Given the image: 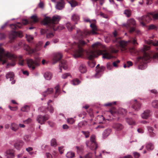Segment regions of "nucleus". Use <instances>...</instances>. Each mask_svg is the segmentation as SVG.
Wrapping results in <instances>:
<instances>
[{"label": "nucleus", "mask_w": 158, "mask_h": 158, "mask_svg": "<svg viewBox=\"0 0 158 158\" xmlns=\"http://www.w3.org/2000/svg\"><path fill=\"white\" fill-rule=\"evenodd\" d=\"M101 44L99 42H97L92 45V50H90L86 52L87 56L90 61L88 62V65L91 68L94 67L95 65V62L92 60L94 57H97L99 55V53L102 54V57L106 59H110L113 57V56L108 51L104 50L103 52L98 49Z\"/></svg>", "instance_id": "obj_1"}, {"label": "nucleus", "mask_w": 158, "mask_h": 158, "mask_svg": "<svg viewBox=\"0 0 158 158\" xmlns=\"http://www.w3.org/2000/svg\"><path fill=\"white\" fill-rule=\"evenodd\" d=\"M8 59L11 60L12 62L8 63V65L12 66L15 65L17 59V56L9 52H6L3 48H0V64H3L6 63Z\"/></svg>", "instance_id": "obj_2"}, {"label": "nucleus", "mask_w": 158, "mask_h": 158, "mask_svg": "<svg viewBox=\"0 0 158 158\" xmlns=\"http://www.w3.org/2000/svg\"><path fill=\"white\" fill-rule=\"evenodd\" d=\"M89 42L88 40L86 42L81 40H80L78 43H74L72 46V48L74 49L73 56L75 58H79L83 56L84 52L83 47Z\"/></svg>", "instance_id": "obj_3"}, {"label": "nucleus", "mask_w": 158, "mask_h": 158, "mask_svg": "<svg viewBox=\"0 0 158 158\" xmlns=\"http://www.w3.org/2000/svg\"><path fill=\"white\" fill-rule=\"evenodd\" d=\"M114 38L113 39L114 42L117 43L118 44L119 46L122 51L127 52L128 51L127 45L129 43H132L134 45L138 44L137 42V39L135 38H132L128 41L121 40L120 38H117V33L116 31L113 33Z\"/></svg>", "instance_id": "obj_4"}, {"label": "nucleus", "mask_w": 158, "mask_h": 158, "mask_svg": "<svg viewBox=\"0 0 158 158\" xmlns=\"http://www.w3.org/2000/svg\"><path fill=\"white\" fill-rule=\"evenodd\" d=\"M61 19V17L58 15H54L51 18L50 17H45L42 23L45 26H47L48 30L50 29L51 30H56L55 29V24H57Z\"/></svg>", "instance_id": "obj_5"}, {"label": "nucleus", "mask_w": 158, "mask_h": 158, "mask_svg": "<svg viewBox=\"0 0 158 158\" xmlns=\"http://www.w3.org/2000/svg\"><path fill=\"white\" fill-rule=\"evenodd\" d=\"M90 27L92 29L91 31L87 30L82 31L80 30H77V38L78 39H81L90 35L97 34V31L98 30L96 25L94 23H92L90 25Z\"/></svg>", "instance_id": "obj_6"}, {"label": "nucleus", "mask_w": 158, "mask_h": 158, "mask_svg": "<svg viewBox=\"0 0 158 158\" xmlns=\"http://www.w3.org/2000/svg\"><path fill=\"white\" fill-rule=\"evenodd\" d=\"M152 18L154 19H158V13H149L147 15H144L139 18L138 19L140 24L143 26H145L146 24L149 23L152 19Z\"/></svg>", "instance_id": "obj_7"}, {"label": "nucleus", "mask_w": 158, "mask_h": 158, "mask_svg": "<svg viewBox=\"0 0 158 158\" xmlns=\"http://www.w3.org/2000/svg\"><path fill=\"white\" fill-rule=\"evenodd\" d=\"M149 49V47L147 46H144L143 49V56H139L137 58V61L138 62L141 63L146 64L147 62H149L151 58V57L149 54L146 51Z\"/></svg>", "instance_id": "obj_8"}, {"label": "nucleus", "mask_w": 158, "mask_h": 158, "mask_svg": "<svg viewBox=\"0 0 158 158\" xmlns=\"http://www.w3.org/2000/svg\"><path fill=\"white\" fill-rule=\"evenodd\" d=\"M124 27L129 29V32L131 33L135 32L137 34L139 33V30L136 29V23L135 20L132 19H130L127 21V24L123 25Z\"/></svg>", "instance_id": "obj_9"}, {"label": "nucleus", "mask_w": 158, "mask_h": 158, "mask_svg": "<svg viewBox=\"0 0 158 158\" xmlns=\"http://www.w3.org/2000/svg\"><path fill=\"white\" fill-rule=\"evenodd\" d=\"M90 141H87L86 144L87 147H89L91 150L95 151L98 148V144L96 141L95 136L94 135H92L90 138Z\"/></svg>", "instance_id": "obj_10"}, {"label": "nucleus", "mask_w": 158, "mask_h": 158, "mask_svg": "<svg viewBox=\"0 0 158 158\" xmlns=\"http://www.w3.org/2000/svg\"><path fill=\"white\" fill-rule=\"evenodd\" d=\"M110 112L112 115L115 116L116 115L118 114L125 115L127 111L124 109L119 108L117 111L115 108L113 107L110 110Z\"/></svg>", "instance_id": "obj_11"}, {"label": "nucleus", "mask_w": 158, "mask_h": 158, "mask_svg": "<svg viewBox=\"0 0 158 158\" xmlns=\"http://www.w3.org/2000/svg\"><path fill=\"white\" fill-rule=\"evenodd\" d=\"M28 21L27 19H23L22 22H18L15 24L10 25V27L14 30H17L18 28H20L23 25H26L28 23Z\"/></svg>", "instance_id": "obj_12"}, {"label": "nucleus", "mask_w": 158, "mask_h": 158, "mask_svg": "<svg viewBox=\"0 0 158 158\" xmlns=\"http://www.w3.org/2000/svg\"><path fill=\"white\" fill-rule=\"evenodd\" d=\"M40 61L39 60L34 61L32 59H29L27 60V63L29 68L34 70L35 68V66L38 64Z\"/></svg>", "instance_id": "obj_13"}, {"label": "nucleus", "mask_w": 158, "mask_h": 158, "mask_svg": "<svg viewBox=\"0 0 158 158\" xmlns=\"http://www.w3.org/2000/svg\"><path fill=\"white\" fill-rule=\"evenodd\" d=\"M42 43L41 42H40L37 44L35 48L34 49H31L29 46H27V50L30 53H32L35 52L40 51L42 48Z\"/></svg>", "instance_id": "obj_14"}, {"label": "nucleus", "mask_w": 158, "mask_h": 158, "mask_svg": "<svg viewBox=\"0 0 158 158\" xmlns=\"http://www.w3.org/2000/svg\"><path fill=\"white\" fill-rule=\"evenodd\" d=\"M49 118L48 116L47 115L44 116L39 115L37 117L36 120L39 123L42 125L44 124L45 122L49 119Z\"/></svg>", "instance_id": "obj_15"}, {"label": "nucleus", "mask_w": 158, "mask_h": 158, "mask_svg": "<svg viewBox=\"0 0 158 158\" xmlns=\"http://www.w3.org/2000/svg\"><path fill=\"white\" fill-rule=\"evenodd\" d=\"M18 36L22 37L23 36L22 32L12 31L10 34L9 37L11 39L14 40Z\"/></svg>", "instance_id": "obj_16"}, {"label": "nucleus", "mask_w": 158, "mask_h": 158, "mask_svg": "<svg viewBox=\"0 0 158 158\" xmlns=\"http://www.w3.org/2000/svg\"><path fill=\"white\" fill-rule=\"evenodd\" d=\"M14 74L13 72H10L8 73L6 75V77L7 79H10V80L11 81V83L12 84H14L15 81L14 79Z\"/></svg>", "instance_id": "obj_17"}, {"label": "nucleus", "mask_w": 158, "mask_h": 158, "mask_svg": "<svg viewBox=\"0 0 158 158\" xmlns=\"http://www.w3.org/2000/svg\"><path fill=\"white\" fill-rule=\"evenodd\" d=\"M62 57V55L60 53H56L53 58V64L57 63L60 60Z\"/></svg>", "instance_id": "obj_18"}, {"label": "nucleus", "mask_w": 158, "mask_h": 158, "mask_svg": "<svg viewBox=\"0 0 158 158\" xmlns=\"http://www.w3.org/2000/svg\"><path fill=\"white\" fill-rule=\"evenodd\" d=\"M105 69V67L101 66L100 68H97L96 69V73L95 74V77L96 78H98L100 77L101 75V73L104 71Z\"/></svg>", "instance_id": "obj_19"}, {"label": "nucleus", "mask_w": 158, "mask_h": 158, "mask_svg": "<svg viewBox=\"0 0 158 158\" xmlns=\"http://www.w3.org/2000/svg\"><path fill=\"white\" fill-rule=\"evenodd\" d=\"M59 66L60 72H62V68L64 69H66L67 68V64L66 61L63 60H61Z\"/></svg>", "instance_id": "obj_20"}, {"label": "nucleus", "mask_w": 158, "mask_h": 158, "mask_svg": "<svg viewBox=\"0 0 158 158\" xmlns=\"http://www.w3.org/2000/svg\"><path fill=\"white\" fill-rule=\"evenodd\" d=\"M5 156L7 158H13L14 156V152L13 150L9 149L5 152Z\"/></svg>", "instance_id": "obj_21"}, {"label": "nucleus", "mask_w": 158, "mask_h": 158, "mask_svg": "<svg viewBox=\"0 0 158 158\" xmlns=\"http://www.w3.org/2000/svg\"><path fill=\"white\" fill-rule=\"evenodd\" d=\"M141 107V104L136 99L134 100L132 108L135 110H138L140 109Z\"/></svg>", "instance_id": "obj_22"}, {"label": "nucleus", "mask_w": 158, "mask_h": 158, "mask_svg": "<svg viewBox=\"0 0 158 158\" xmlns=\"http://www.w3.org/2000/svg\"><path fill=\"white\" fill-rule=\"evenodd\" d=\"M151 115V112L150 110H145L141 114V117L143 119H147Z\"/></svg>", "instance_id": "obj_23"}, {"label": "nucleus", "mask_w": 158, "mask_h": 158, "mask_svg": "<svg viewBox=\"0 0 158 158\" xmlns=\"http://www.w3.org/2000/svg\"><path fill=\"white\" fill-rule=\"evenodd\" d=\"M64 1L63 0H60L57 2L56 5V8L57 9L60 10L64 8Z\"/></svg>", "instance_id": "obj_24"}, {"label": "nucleus", "mask_w": 158, "mask_h": 158, "mask_svg": "<svg viewBox=\"0 0 158 158\" xmlns=\"http://www.w3.org/2000/svg\"><path fill=\"white\" fill-rule=\"evenodd\" d=\"M23 145V142L21 140L17 141L14 144L15 148L18 150H19Z\"/></svg>", "instance_id": "obj_25"}, {"label": "nucleus", "mask_w": 158, "mask_h": 158, "mask_svg": "<svg viewBox=\"0 0 158 158\" xmlns=\"http://www.w3.org/2000/svg\"><path fill=\"white\" fill-rule=\"evenodd\" d=\"M113 127L118 131H120L123 128V126L120 123H114L113 126Z\"/></svg>", "instance_id": "obj_26"}, {"label": "nucleus", "mask_w": 158, "mask_h": 158, "mask_svg": "<svg viewBox=\"0 0 158 158\" xmlns=\"http://www.w3.org/2000/svg\"><path fill=\"white\" fill-rule=\"evenodd\" d=\"M111 131V129L110 128L105 130L103 133V138L104 139L106 138L110 135Z\"/></svg>", "instance_id": "obj_27"}, {"label": "nucleus", "mask_w": 158, "mask_h": 158, "mask_svg": "<svg viewBox=\"0 0 158 158\" xmlns=\"http://www.w3.org/2000/svg\"><path fill=\"white\" fill-rule=\"evenodd\" d=\"M52 102V101L49 100L47 103L48 105V109L51 113H52L54 111V108L51 104V103Z\"/></svg>", "instance_id": "obj_28"}, {"label": "nucleus", "mask_w": 158, "mask_h": 158, "mask_svg": "<svg viewBox=\"0 0 158 158\" xmlns=\"http://www.w3.org/2000/svg\"><path fill=\"white\" fill-rule=\"evenodd\" d=\"M79 70L81 73H85L86 72L85 65L84 64H81L79 67Z\"/></svg>", "instance_id": "obj_29"}, {"label": "nucleus", "mask_w": 158, "mask_h": 158, "mask_svg": "<svg viewBox=\"0 0 158 158\" xmlns=\"http://www.w3.org/2000/svg\"><path fill=\"white\" fill-rule=\"evenodd\" d=\"M44 77L46 80H49L51 79L52 75L51 72H47L45 73L44 74Z\"/></svg>", "instance_id": "obj_30"}, {"label": "nucleus", "mask_w": 158, "mask_h": 158, "mask_svg": "<svg viewBox=\"0 0 158 158\" xmlns=\"http://www.w3.org/2000/svg\"><path fill=\"white\" fill-rule=\"evenodd\" d=\"M53 89L52 88H48L47 90L43 93V95L44 97H46L48 94H50L53 92Z\"/></svg>", "instance_id": "obj_31"}, {"label": "nucleus", "mask_w": 158, "mask_h": 158, "mask_svg": "<svg viewBox=\"0 0 158 158\" xmlns=\"http://www.w3.org/2000/svg\"><path fill=\"white\" fill-rule=\"evenodd\" d=\"M79 19V16L77 14H74L72 16V19L75 22L76 24L77 23V22L78 21Z\"/></svg>", "instance_id": "obj_32"}, {"label": "nucleus", "mask_w": 158, "mask_h": 158, "mask_svg": "<svg viewBox=\"0 0 158 158\" xmlns=\"http://www.w3.org/2000/svg\"><path fill=\"white\" fill-rule=\"evenodd\" d=\"M148 129L150 136L152 137L155 136L156 134L154 132H153V128L151 127H148Z\"/></svg>", "instance_id": "obj_33"}, {"label": "nucleus", "mask_w": 158, "mask_h": 158, "mask_svg": "<svg viewBox=\"0 0 158 158\" xmlns=\"http://www.w3.org/2000/svg\"><path fill=\"white\" fill-rule=\"evenodd\" d=\"M10 128L12 130L15 131H17L19 129V126L17 124L13 123L11 125Z\"/></svg>", "instance_id": "obj_34"}, {"label": "nucleus", "mask_w": 158, "mask_h": 158, "mask_svg": "<svg viewBox=\"0 0 158 158\" xmlns=\"http://www.w3.org/2000/svg\"><path fill=\"white\" fill-rule=\"evenodd\" d=\"M30 19L34 23H36L39 21V19H38L36 15H34L31 17Z\"/></svg>", "instance_id": "obj_35"}, {"label": "nucleus", "mask_w": 158, "mask_h": 158, "mask_svg": "<svg viewBox=\"0 0 158 158\" xmlns=\"http://www.w3.org/2000/svg\"><path fill=\"white\" fill-rule=\"evenodd\" d=\"M56 89V92L54 95V97L56 98L59 95L60 92V86L59 85H57L55 87Z\"/></svg>", "instance_id": "obj_36"}, {"label": "nucleus", "mask_w": 158, "mask_h": 158, "mask_svg": "<svg viewBox=\"0 0 158 158\" xmlns=\"http://www.w3.org/2000/svg\"><path fill=\"white\" fill-rule=\"evenodd\" d=\"M47 30L48 31H49L50 32H49V33H47L46 37L48 38H50L52 37L54 35V34L52 33V31H51L50 29L49 28V30H48L47 29Z\"/></svg>", "instance_id": "obj_37"}, {"label": "nucleus", "mask_w": 158, "mask_h": 158, "mask_svg": "<svg viewBox=\"0 0 158 158\" xmlns=\"http://www.w3.org/2000/svg\"><path fill=\"white\" fill-rule=\"evenodd\" d=\"M66 26L68 30L70 31H72L74 28V26H72L70 23H68L66 24Z\"/></svg>", "instance_id": "obj_38"}, {"label": "nucleus", "mask_w": 158, "mask_h": 158, "mask_svg": "<svg viewBox=\"0 0 158 158\" xmlns=\"http://www.w3.org/2000/svg\"><path fill=\"white\" fill-rule=\"evenodd\" d=\"M74 153L71 151L69 152L66 154V156L68 158H72L74 156Z\"/></svg>", "instance_id": "obj_39"}, {"label": "nucleus", "mask_w": 158, "mask_h": 158, "mask_svg": "<svg viewBox=\"0 0 158 158\" xmlns=\"http://www.w3.org/2000/svg\"><path fill=\"white\" fill-rule=\"evenodd\" d=\"M30 110V107L29 106L25 105L22 107L21 109V110L23 112H28Z\"/></svg>", "instance_id": "obj_40"}, {"label": "nucleus", "mask_w": 158, "mask_h": 158, "mask_svg": "<svg viewBox=\"0 0 158 158\" xmlns=\"http://www.w3.org/2000/svg\"><path fill=\"white\" fill-rule=\"evenodd\" d=\"M81 82L78 79H73L72 81V84L74 85H77Z\"/></svg>", "instance_id": "obj_41"}, {"label": "nucleus", "mask_w": 158, "mask_h": 158, "mask_svg": "<svg viewBox=\"0 0 158 158\" xmlns=\"http://www.w3.org/2000/svg\"><path fill=\"white\" fill-rule=\"evenodd\" d=\"M18 60L19 61V64L21 66L23 65L24 64V60L23 59L22 57L21 56H19L18 57Z\"/></svg>", "instance_id": "obj_42"}, {"label": "nucleus", "mask_w": 158, "mask_h": 158, "mask_svg": "<svg viewBox=\"0 0 158 158\" xmlns=\"http://www.w3.org/2000/svg\"><path fill=\"white\" fill-rule=\"evenodd\" d=\"M147 148L149 151L152 150L154 148L153 145L152 143H149L147 145Z\"/></svg>", "instance_id": "obj_43"}, {"label": "nucleus", "mask_w": 158, "mask_h": 158, "mask_svg": "<svg viewBox=\"0 0 158 158\" xmlns=\"http://www.w3.org/2000/svg\"><path fill=\"white\" fill-rule=\"evenodd\" d=\"M133 65L132 63L130 61H128L127 64H124L123 65V67L124 68H129L130 66H132Z\"/></svg>", "instance_id": "obj_44"}, {"label": "nucleus", "mask_w": 158, "mask_h": 158, "mask_svg": "<svg viewBox=\"0 0 158 158\" xmlns=\"http://www.w3.org/2000/svg\"><path fill=\"white\" fill-rule=\"evenodd\" d=\"M127 122L130 125H133L135 124V122L132 118H127L126 120Z\"/></svg>", "instance_id": "obj_45"}, {"label": "nucleus", "mask_w": 158, "mask_h": 158, "mask_svg": "<svg viewBox=\"0 0 158 158\" xmlns=\"http://www.w3.org/2000/svg\"><path fill=\"white\" fill-rule=\"evenodd\" d=\"M152 105L154 108H158V101H153L152 103Z\"/></svg>", "instance_id": "obj_46"}, {"label": "nucleus", "mask_w": 158, "mask_h": 158, "mask_svg": "<svg viewBox=\"0 0 158 158\" xmlns=\"http://www.w3.org/2000/svg\"><path fill=\"white\" fill-rule=\"evenodd\" d=\"M124 14H125L127 17H130L131 15V11L128 10H126L124 11Z\"/></svg>", "instance_id": "obj_47"}, {"label": "nucleus", "mask_w": 158, "mask_h": 158, "mask_svg": "<svg viewBox=\"0 0 158 158\" xmlns=\"http://www.w3.org/2000/svg\"><path fill=\"white\" fill-rule=\"evenodd\" d=\"M148 44H152L154 46H157L158 45V41H153L152 40H150L149 41Z\"/></svg>", "instance_id": "obj_48"}, {"label": "nucleus", "mask_w": 158, "mask_h": 158, "mask_svg": "<svg viewBox=\"0 0 158 158\" xmlns=\"http://www.w3.org/2000/svg\"><path fill=\"white\" fill-rule=\"evenodd\" d=\"M51 145L52 146H56L57 145L56 140L55 139H52L51 142Z\"/></svg>", "instance_id": "obj_49"}, {"label": "nucleus", "mask_w": 158, "mask_h": 158, "mask_svg": "<svg viewBox=\"0 0 158 158\" xmlns=\"http://www.w3.org/2000/svg\"><path fill=\"white\" fill-rule=\"evenodd\" d=\"M31 136L28 135H26L24 136V140L26 142H29Z\"/></svg>", "instance_id": "obj_50"}, {"label": "nucleus", "mask_w": 158, "mask_h": 158, "mask_svg": "<svg viewBox=\"0 0 158 158\" xmlns=\"http://www.w3.org/2000/svg\"><path fill=\"white\" fill-rule=\"evenodd\" d=\"M82 133L85 135L86 138H87L89 137V132L88 131H82Z\"/></svg>", "instance_id": "obj_51"}, {"label": "nucleus", "mask_w": 158, "mask_h": 158, "mask_svg": "<svg viewBox=\"0 0 158 158\" xmlns=\"http://www.w3.org/2000/svg\"><path fill=\"white\" fill-rule=\"evenodd\" d=\"M70 4L72 7H75L77 5V3L76 2L73 0L72 1L70 2Z\"/></svg>", "instance_id": "obj_52"}, {"label": "nucleus", "mask_w": 158, "mask_h": 158, "mask_svg": "<svg viewBox=\"0 0 158 158\" xmlns=\"http://www.w3.org/2000/svg\"><path fill=\"white\" fill-rule=\"evenodd\" d=\"M67 122L70 124H73L74 123L75 120L74 119L72 118H69L67 119Z\"/></svg>", "instance_id": "obj_53"}, {"label": "nucleus", "mask_w": 158, "mask_h": 158, "mask_svg": "<svg viewBox=\"0 0 158 158\" xmlns=\"http://www.w3.org/2000/svg\"><path fill=\"white\" fill-rule=\"evenodd\" d=\"M27 40L29 42H31L33 39V37L31 35H27L26 36Z\"/></svg>", "instance_id": "obj_54"}, {"label": "nucleus", "mask_w": 158, "mask_h": 158, "mask_svg": "<svg viewBox=\"0 0 158 158\" xmlns=\"http://www.w3.org/2000/svg\"><path fill=\"white\" fill-rule=\"evenodd\" d=\"M64 29V27L63 26H57V27H55V29H56V30H52V31H60L62 30L63 29Z\"/></svg>", "instance_id": "obj_55"}, {"label": "nucleus", "mask_w": 158, "mask_h": 158, "mask_svg": "<svg viewBox=\"0 0 158 158\" xmlns=\"http://www.w3.org/2000/svg\"><path fill=\"white\" fill-rule=\"evenodd\" d=\"M133 155L135 158H139L140 156V154L136 152H133Z\"/></svg>", "instance_id": "obj_56"}, {"label": "nucleus", "mask_w": 158, "mask_h": 158, "mask_svg": "<svg viewBox=\"0 0 158 158\" xmlns=\"http://www.w3.org/2000/svg\"><path fill=\"white\" fill-rule=\"evenodd\" d=\"M8 107L12 111H16L18 109V107L17 106L12 107L10 106H9Z\"/></svg>", "instance_id": "obj_57"}, {"label": "nucleus", "mask_w": 158, "mask_h": 158, "mask_svg": "<svg viewBox=\"0 0 158 158\" xmlns=\"http://www.w3.org/2000/svg\"><path fill=\"white\" fill-rule=\"evenodd\" d=\"M112 64L108 62L107 64V68L108 69L111 70L112 68Z\"/></svg>", "instance_id": "obj_58"}, {"label": "nucleus", "mask_w": 158, "mask_h": 158, "mask_svg": "<svg viewBox=\"0 0 158 158\" xmlns=\"http://www.w3.org/2000/svg\"><path fill=\"white\" fill-rule=\"evenodd\" d=\"M31 122L32 119L31 118H29L27 119L24 120L23 121V123H24L29 124L31 123Z\"/></svg>", "instance_id": "obj_59"}, {"label": "nucleus", "mask_w": 158, "mask_h": 158, "mask_svg": "<svg viewBox=\"0 0 158 158\" xmlns=\"http://www.w3.org/2000/svg\"><path fill=\"white\" fill-rule=\"evenodd\" d=\"M71 76L70 73H66L63 75L62 77L63 79H65L67 77H68Z\"/></svg>", "instance_id": "obj_60"}, {"label": "nucleus", "mask_w": 158, "mask_h": 158, "mask_svg": "<svg viewBox=\"0 0 158 158\" xmlns=\"http://www.w3.org/2000/svg\"><path fill=\"white\" fill-rule=\"evenodd\" d=\"M116 103V102H109L107 103H106L105 104V106H110L113 105H115Z\"/></svg>", "instance_id": "obj_61"}, {"label": "nucleus", "mask_w": 158, "mask_h": 158, "mask_svg": "<svg viewBox=\"0 0 158 158\" xmlns=\"http://www.w3.org/2000/svg\"><path fill=\"white\" fill-rule=\"evenodd\" d=\"M129 51L130 52L132 53H135L136 52V50L134 47H133L131 48H129Z\"/></svg>", "instance_id": "obj_62"}, {"label": "nucleus", "mask_w": 158, "mask_h": 158, "mask_svg": "<svg viewBox=\"0 0 158 158\" xmlns=\"http://www.w3.org/2000/svg\"><path fill=\"white\" fill-rule=\"evenodd\" d=\"M92 156V153L91 152H89L85 156V158H91Z\"/></svg>", "instance_id": "obj_63"}, {"label": "nucleus", "mask_w": 158, "mask_h": 158, "mask_svg": "<svg viewBox=\"0 0 158 158\" xmlns=\"http://www.w3.org/2000/svg\"><path fill=\"white\" fill-rule=\"evenodd\" d=\"M120 62V61L119 60H117L115 61H114L113 63V66L115 67H117L118 66V64Z\"/></svg>", "instance_id": "obj_64"}]
</instances>
